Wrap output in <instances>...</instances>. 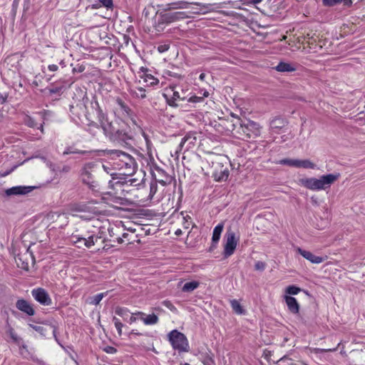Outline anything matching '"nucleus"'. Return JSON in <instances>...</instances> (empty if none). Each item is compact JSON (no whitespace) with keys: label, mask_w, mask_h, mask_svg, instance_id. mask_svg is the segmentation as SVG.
I'll list each match as a JSON object with an SVG mask.
<instances>
[{"label":"nucleus","mask_w":365,"mask_h":365,"mask_svg":"<svg viewBox=\"0 0 365 365\" xmlns=\"http://www.w3.org/2000/svg\"><path fill=\"white\" fill-rule=\"evenodd\" d=\"M99 2L108 9H113V0H99Z\"/></svg>","instance_id":"de8ad7c7"},{"label":"nucleus","mask_w":365,"mask_h":365,"mask_svg":"<svg viewBox=\"0 0 365 365\" xmlns=\"http://www.w3.org/2000/svg\"><path fill=\"white\" fill-rule=\"evenodd\" d=\"M226 242L224 245L223 255L225 258L231 256L237 247V240L235 239V234L231 230H227L225 236Z\"/></svg>","instance_id":"9d476101"},{"label":"nucleus","mask_w":365,"mask_h":365,"mask_svg":"<svg viewBox=\"0 0 365 365\" xmlns=\"http://www.w3.org/2000/svg\"><path fill=\"white\" fill-rule=\"evenodd\" d=\"M297 252L299 253L303 257L310 261L314 264H319L324 261V258L322 257L316 256L313 253L309 251H307L302 250V248H297Z\"/></svg>","instance_id":"aec40b11"},{"label":"nucleus","mask_w":365,"mask_h":365,"mask_svg":"<svg viewBox=\"0 0 365 365\" xmlns=\"http://www.w3.org/2000/svg\"><path fill=\"white\" fill-rule=\"evenodd\" d=\"M76 92L78 93V96L81 99L76 101V104L70 105V113L73 120L80 119L81 117L84 115L88 118V111L86 103L88 102V98L87 97L86 91H84L81 88H78L76 89Z\"/></svg>","instance_id":"39448f33"},{"label":"nucleus","mask_w":365,"mask_h":365,"mask_svg":"<svg viewBox=\"0 0 365 365\" xmlns=\"http://www.w3.org/2000/svg\"><path fill=\"white\" fill-rule=\"evenodd\" d=\"M106 294V293H100V294H98L93 296L92 297V300H91V303L93 304H95V305L98 304Z\"/></svg>","instance_id":"37998d69"},{"label":"nucleus","mask_w":365,"mask_h":365,"mask_svg":"<svg viewBox=\"0 0 365 365\" xmlns=\"http://www.w3.org/2000/svg\"><path fill=\"white\" fill-rule=\"evenodd\" d=\"M341 342H339L337 346L334 348H331V349H319V348H317L315 349V353L317 354H323V353H327V352H334L336 351L338 348L341 345Z\"/></svg>","instance_id":"a19ab883"},{"label":"nucleus","mask_w":365,"mask_h":365,"mask_svg":"<svg viewBox=\"0 0 365 365\" xmlns=\"http://www.w3.org/2000/svg\"><path fill=\"white\" fill-rule=\"evenodd\" d=\"M132 93L135 97L141 99L146 98L145 90L142 87L137 88V91H133Z\"/></svg>","instance_id":"ea45409f"},{"label":"nucleus","mask_w":365,"mask_h":365,"mask_svg":"<svg viewBox=\"0 0 365 365\" xmlns=\"http://www.w3.org/2000/svg\"><path fill=\"white\" fill-rule=\"evenodd\" d=\"M71 170V167L68 165H63L62 168H58V171L60 173H68Z\"/></svg>","instance_id":"4d7b16f0"},{"label":"nucleus","mask_w":365,"mask_h":365,"mask_svg":"<svg viewBox=\"0 0 365 365\" xmlns=\"http://www.w3.org/2000/svg\"><path fill=\"white\" fill-rule=\"evenodd\" d=\"M344 0H322V4L325 6H334L341 4Z\"/></svg>","instance_id":"a18cd8bd"},{"label":"nucleus","mask_w":365,"mask_h":365,"mask_svg":"<svg viewBox=\"0 0 365 365\" xmlns=\"http://www.w3.org/2000/svg\"><path fill=\"white\" fill-rule=\"evenodd\" d=\"M301 291V289L295 285H290L288 286L286 289L285 292L287 294L289 295H296Z\"/></svg>","instance_id":"4c0bfd02"},{"label":"nucleus","mask_w":365,"mask_h":365,"mask_svg":"<svg viewBox=\"0 0 365 365\" xmlns=\"http://www.w3.org/2000/svg\"><path fill=\"white\" fill-rule=\"evenodd\" d=\"M266 267V263L262 261H258L255 264L256 270L263 271Z\"/></svg>","instance_id":"8fccbe9b"},{"label":"nucleus","mask_w":365,"mask_h":365,"mask_svg":"<svg viewBox=\"0 0 365 365\" xmlns=\"http://www.w3.org/2000/svg\"><path fill=\"white\" fill-rule=\"evenodd\" d=\"M85 70V66L83 65H77L76 67L73 68V73H82Z\"/></svg>","instance_id":"6e6d98bb"},{"label":"nucleus","mask_w":365,"mask_h":365,"mask_svg":"<svg viewBox=\"0 0 365 365\" xmlns=\"http://www.w3.org/2000/svg\"><path fill=\"white\" fill-rule=\"evenodd\" d=\"M23 122L26 125L30 128H35L38 125L35 120L29 115H24Z\"/></svg>","instance_id":"e433bc0d"},{"label":"nucleus","mask_w":365,"mask_h":365,"mask_svg":"<svg viewBox=\"0 0 365 365\" xmlns=\"http://www.w3.org/2000/svg\"><path fill=\"white\" fill-rule=\"evenodd\" d=\"M91 108L96 112L100 123L101 124L104 123L107 120L106 116L105 113L103 112L101 108L100 107L96 96L93 97L92 101H91Z\"/></svg>","instance_id":"5701e85b"},{"label":"nucleus","mask_w":365,"mask_h":365,"mask_svg":"<svg viewBox=\"0 0 365 365\" xmlns=\"http://www.w3.org/2000/svg\"><path fill=\"white\" fill-rule=\"evenodd\" d=\"M101 237L96 235H89L88 237H80L78 235H72L71 241L73 244L82 242L83 246L91 248L93 245L98 242Z\"/></svg>","instance_id":"ddd939ff"},{"label":"nucleus","mask_w":365,"mask_h":365,"mask_svg":"<svg viewBox=\"0 0 365 365\" xmlns=\"http://www.w3.org/2000/svg\"><path fill=\"white\" fill-rule=\"evenodd\" d=\"M205 76H205V73H202L200 75L199 78H200L201 81H204V80H205Z\"/></svg>","instance_id":"774afa93"},{"label":"nucleus","mask_w":365,"mask_h":365,"mask_svg":"<svg viewBox=\"0 0 365 365\" xmlns=\"http://www.w3.org/2000/svg\"><path fill=\"white\" fill-rule=\"evenodd\" d=\"M136 321V318L134 317V316H129V319H128V322L130 324H132L133 322H135Z\"/></svg>","instance_id":"69168bd1"},{"label":"nucleus","mask_w":365,"mask_h":365,"mask_svg":"<svg viewBox=\"0 0 365 365\" xmlns=\"http://www.w3.org/2000/svg\"><path fill=\"white\" fill-rule=\"evenodd\" d=\"M135 335H137V336H140V335H143L142 333H139L138 331H136V330H134L133 329L128 334V336L130 339H132V336H135Z\"/></svg>","instance_id":"052dcab7"},{"label":"nucleus","mask_w":365,"mask_h":365,"mask_svg":"<svg viewBox=\"0 0 365 365\" xmlns=\"http://www.w3.org/2000/svg\"><path fill=\"white\" fill-rule=\"evenodd\" d=\"M190 3L185 1H178L175 2H171L165 5H163V8H165V10L173 11L176 9H187Z\"/></svg>","instance_id":"393cba45"},{"label":"nucleus","mask_w":365,"mask_h":365,"mask_svg":"<svg viewBox=\"0 0 365 365\" xmlns=\"http://www.w3.org/2000/svg\"><path fill=\"white\" fill-rule=\"evenodd\" d=\"M276 71L279 72H293L297 70V68L294 65L281 61L278 63V65L275 67Z\"/></svg>","instance_id":"bb28decb"},{"label":"nucleus","mask_w":365,"mask_h":365,"mask_svg":"<svg viewBox=\"0 0 365 365\" xmlns=\"http://www.w3.org/2000/svg\"><path fill=\"white\" fill-rule=\"evenodd\" d=\"M141 78H143L144 82H145L148 85L151 86H155L159 83L158 79L155 78L151 74L144 73V75L141 76Z\"/></svg>","instance_id":"2f4dec72"},{"label":"nucleus","mask_w":365,"mask_h":365,"mask_svg":"<svg viewBox=\"0 0 365 365\" xmlns=\"http://www.w3.org/2000/svg\"><path fill=\"white\" fill-rule=\"evenodd\" d=\"M16 307L30 317L34 316L36 313L33 304L24 299H18L16 302Z\"/></svg>","instance_id":"dca6fc26"},{"label":"nucleus","mask_w":365,"mask_h":365,"mask_svg":"<svg viewBox=\"0 0 365 365\" xmlns=\"http://www.w3.org/2000/svg\"><path fill=\"white\" fill-rule=\"evenodd\" d=\"M35 187L34 186H15L6 189L5 193L6 196L11 195H23L31 192Z\"/></svg>","instance_id":"f3484780"},{"label":"nucleus","mask_w":365,"mask_h":365,"mask_svg":"<svg viewBox=\"0 0 365 365\" xmlns=\"http://www.w3.org/2000/svg\"><path fill=\"white\" fill-rule=\"evenodd\" d=\"M149 9L148 8H145L144 9L143 11V14H144L145 17H148V15H149Z\"/></svg>","instance_id":"338daca9"},{"label":"nucleus","mask_w":365,"mask_h":365,"mask_svg":"<svg viewBox=\"0 0 365 365\" xmlns=\"http://www.w3.org/2000/svg\"><path fill=\"white\" fill-rule=\"evenodd\" d=\"M199 285L200 283L197 281L188 282L183 285L182 291L184 292H191L195 289H197L199 287Z\"/></svg>","instance_id":"c85d7f7f"},{"label":"nucleus","mask_w":365,"mask_h":365,"mask_svg":"<svg viewBox=\"0 0 365 365\" xmlns=\"http://www.w3.org/2000/svg\"><path fill=\"white\" fill-rule=\"evenodd\" d=\"M31 360H32L33 361H34V362H36V363H37V364H40V365H46L43 361H42V360H41V359H38V358H36V357L32 356V357H31Z\"/></svg>","instance_id":"680f3d73"},{"label":"nucleus","mask_w":365,"mask_h":365,"mask_svg":"<svg viewBox=\"0 0 365 365\" xmlns=\"http://www.w3.org/2000/svg\"><path fill=\"white\" fill-rule=\"evenodd\" d=\"M42 324L43 326L34 324H29V326L43 336H46L47 335L52 334L56 341H58V338L56 336L58 327L56 325L55 322L53 320H46Z\"/></svg>","instance_id":"1a4fd4ad"},{"label":"nucleus","mask_w":365,"mask_h":365,"mask_svg":"<svg viewBox=\"0 0 365 365\" xmlns=\"http://www.w3.org/2000/svg\"><path fill=\"white\" fill-rule=\"evenodd\" d=\"M168 340L173 348L179 352L189 351V343L185 335L177 329L172 330L168 334Z\"/></svg>","instance_id":"423d86ee"},{"label":"nucleus","mask_w":365,"mask_h":365,"mask_svg":"<svg viewBox=\"0 0 365 365\" xmlns=\"http://www.w3.org/2000/svg\"><path fill=\"white\" fill-rule=\"evenodd\" d=\"M113 322H114L115 327L118 331L119 336L122 334V327H123V324L120 322L119 319L115 317H113Z\"/></svg>","instance_id":"79ce46f5"},{"label":"nucleus","mask_w":365,"mask_h":365,"mask_svg":"<svg viewBox=\"0 0 365 365\" xmlns=\"http://www.w3.org/2000/svg\"><path fill=\"white\" fill-rule=\"evenodd\" d=\"M224 225L223 223L218 224L213 230L212 237V244L209 248V251L212 252L217 247V244L218 243L221 233L223 230Z\"/></svg>","instance_id":"6ab92c4d"},{"label":"nucleus","mask_w":365,"mask_h":365,"mask_svg":"<svg viewBox=\"0 0 365 365\" xmlns=\"http://www.w3.org/2000/svg\"><path fill=\"white\" fill-rule=\"evenodd\" d=\"M289 311L292 314H298L299 311V304L297 299L291 296L285 295L284 297Z\"/></svg>","instance_id":"4be33fe9"},{"label":"nucleus","mask_w":365,"mask_h":365,"mask_svg":"<svg viewBox=\"0 0 365 365\" xmlns=\"http://www.w3.org/2000/svg\"><path fill=\"white\" fill-rule=\"evenodd\" d=\"M155 15L157 19L155 21L154 27L157 31H163L167 25L188 17L185 11L165 10V8L163 7L161 10L156 11Z\"/></svg>","instance_id":"f03ea898"},{"label":"nucleus","mask_w":365,"mask_h":365,"mask_svg":"<svg viewBox=\"0 0 365 365\" xmlns=\"http://www.w3.org/2000/svg\"><path fill=\"white\" fill-rule=\"evenodd\" d=\"M71 83L65 81L60 85H51V87L47 88V90L48 91L50 95L57 94L60 96L61 93H63V92L66 90L67 87H69L71 86Z\"/></svg>","instance_id":"412c9836"},{"label":"nucleus","mask_w":365,"mask_h":365,"mask_svg":"<svg viewBox=\"0 0 365 365\" xmlns=\"http://www.w3.org/2000/svg\"><path fill=\"white\" fill-rule=\"evenodd\" d=\"M96 170V165L94 163H88L83 167L81 172L83 182L88 185L93 190L98 187L97 182L93 179Z\"/></svg>","instance_id":"6e6552de"},{"label":"nucleus","mask_w":365,"mask_h":365,"mask_svg":"<svg viewBox=\"0 0 365 365\" xmlns=\"http://www.w3.org/2000/svg\"><path fill=\"white\" fill-rule=\"evenodd\" d=\"M103 350L108 354H115L117 352V349L111 346H107Z\"/></svg>","instance_id":"5fc2aeb1"},{"label":"nucleus","mask_w":365,"mask_h":365,"mask_svg":"<svg viewBox=\"0 0 365 365\" xmlns=\"http://www.w3.org/2000/svg\"><path fill=\"white\" fill-rule=\"evenodd\" d=\"M108 152L110 155H115L117 157H120L121 155H123V156L128 155L125 152H123L119 150H108Z\"/></svg>","instance_id":"3c124183"},{"label":"nucleus","mask_w":365,"mask_h":365,"mask_svg":"<svg viewBox=\"0 0 365 365\" xmlns=\"http://www.w3.org/2000/svg\"><path fill=\"white\" fill-rule=\"evenodd\" d=\"M170 48V46L168 44H161L158 46V51L160 53H164L167 51Z\"/></svg>","instance_id":"864d4df0"},{"label":"nucleus","mask_w":365,"mask_h":365,"mask_svg":"<svg viewBox=\"0 0 365 365\" xmlns=\"http://www.w3.org/2000/svg\"><path fill=\"white\" fill-rule=\"evenodd\" d=\"M230 172L227 166L224 167L220 163H216L212 173L215 180L217 182L225 181L228 178Z\"/></svg>","instance_id":"4468645a"},{"label":"nucleus","mask_w":365,"mask_h":365,"mask_svg":"<svg viewBox=\"0 0 365 365\" xmlns=\"http://www.w3.org/2000/svg\"><path fill=\"white\" fill-rule=\"evenodd\" d=\"M261 127L259 123L249 119H242L236 131V138L243 140L255 139L260 135Z\"/></svg>","instance_id":"20e7f679"},{"label":"nucleus","mask_w":365,"mask_h":365,"mask_svg":"<svg viewBox=\"0 0 365 365\" xmlns=\"http://www.w3.org/2000/svg\"><path fill=\"white\" fill-rule=\"evenodd\" d=\"M222 123L226 131L230 132L236 138V131L240 127L241 118L232 113L230 118L223 120Z\"/></svg>","instance_id":"f8f14e48"},{"label":"nucleus","mask_w":365,"mask_h":365,"mask_svg":"<svg viewBox=\"0 0 365 365\" xmlns=\"http://www.w3.org/2000/svg\"><path fill=\"white\" fill-rule=\"evenodd\" d=\"M137 179L135 178H130L128 180L121 181L120 180L113 182V180L109 181V186L112 187L114 190H118L120 189L121 194L123 195H125L123 193L124 192H128L123 187H129V186H136L138 184H136Z\"/></svg>","instance_id":"2eb2a0df"},{"label":"nucleus","mask_w":365,"mask_h":365,"mask_svg":"<svg viewBox=\"0 0 365 365\" xmlns=\"http://www.w3.org/2000/svg\"><path fill=\"white\" fill-rule=\"evenodd\" d=\"M18 266L26 271H28L29 268L28 262H25L24 261L22 262L21 265L18 264Z\"/></svg>","instance_id":"bf43d9fd"},{"label":"nucleus","mask_w":365,"mask_h":365,"mask_svg":"<svg viewBox=\"0 0 365 365\" xmlns=\"http://www.w3.org/2000/svg\"><path fill=\"white\" fill-rule=\"evenodd\" d=\"M231 307L232 309L238 314H245V311L242 309L240 302L237 299H232L230 301Z\"/></svg>","instance_id":"c9c22d12"},{"label":"nucleus","mask_w":365,"mask_h":365,"mask_svg":"<svg viewBox=\"0 0 365 365\" xmlns=\"http://www.w3.org/2000/svg\"><path fill=\"white\" fill-rule=\"evenodd\" d=\"M168 74L170 76H173L175 78H180L181 76L178 74V73H173V72H171V71H168Z\"/></svg>","instance_id":"0e129e2a"},{"label":"nucleus","mask_w":365,"mask_h":365,"mask_svg":"<svg viewBox=\"0 0 365 365\" xmlns=\"http://www.w3.org/2000/svg\"><path fill=\"white\" fill-rule=\"evenodd\" d=\"M177 86H170L169 88L165 90V93H163V97L165 98L167 103L173 108L179 106L178 103V101H185L187 99L185 92L182 90V93L177 90Z\"/></svg>","instance_id":"0eeeda50"},{"label":"nucleus","mask_w":365,"mask_h":365,"mask_svg":"<svg viewBox=\"0 0 365 365\" xmlns=\"http://www.w3.org/2000/svg\"><path fill=\"white\" fill-rule=\"evenodd\" d=\"M31 295L34 299L43 306H50L52 304V299L48 292L41 287L32 289Z\"/></svg>","instance_id":"9b49d317"},{"label":"nucleus","mask_w":365,"mask_h":365,"mask_svg":"<svg viewBox=\"0 0 365 365\" xmlns=\"http://www.w3.org/2000/svg\"><path fill=\"white\" fill-rule=\"evenodd\" d=\"M104 134L112 143L123 148L132 146L134 142V133L125 121L119 119L101 123Z\"/></svg>","instance_id":"f257e3e1"},{"label":"nucleus","mask_w":365,"mask_h":365,"mask_svg":"<svg viewBox=\"0 0 365 365\" xmlns=\"http://www.w3.org/2000/svg\"><path fill=\"white\" fill-rule=\"evenodd\" d=\"M8 98V93H0V104H4L6 102Z\"/></svg>","instance_id":"13d9d810"},{"label":"nucleus","mask_w":365,"mask_h":365,"mask_svg":"<svg viewBox=\"0 0 365 365\" xmlns=\"http://www.w3.org/2000/svg\"><path fill=\"white\" fill-rule=\"evenodd\" d=\"M339 176V173L328 174L322 175L319 179L315 178H302L299 180V182L302 186L312 190H325L337 180Z\"/></svg>","instance_id":"7ed1b4c3"},{"label":"nucleus","mask_w":365,"mask_h":365,"mask_svg":"<svg viewBox=\"0 0 365 365\" xmlns=\"http://www.w3.org/2000/svg\"><path fill=\"white\" fill-rule=\"evenodd\" d=\"M188 140H190V144H194V140H195V138H192L190 135H185L184 138H182L180 143L178 145V149L176 150L177 155L182 151L183 146L185 145V143Z\"/></svg>","instance_id":"f704fd0d"},{"label":"nucleus","mask_w":365,"mask_h":365,"mask_svg":"<svg viewBox=\"0 0 365 365\" xmlns=\"http://www.w3.org/2000/svg\"><path fill=\"white\" fill-rule=\"evenodd\" d=\"M116 102L118 104V106L120 107V108L123 111H125L126 113H128L129 111H130V109L129 108V107L125 103V102L122 99L118 98L116 100Z\"/></svg>","instance_id":"49530a36"},{"label":"nucleus","mask_w":365,"mask_h":365,"mask_svg":"<svg viewBox=\"0 0 365 365\" xmlns=\"http://www.w3.org/2000/svg\"><path fill=\"white\" fill-rule=\"evenodd\" d=\"M48 68L51 71H56L58 70V66L56 64H51L48 66Z\"/></svg>","instance_id":"e2e57ef3"},{"label":"nucleus","mask_w":365,"mask_h":365,"mask_svg":"<svg viewBox=\"0 0 365 365\" xmlns=\"http://www.w3.org/2000/svg\"><path fill=\"white\" fill-rule=\"evenodd\" d=\"M277 164L288 165L289 167H294L296 164V159L284 158L277 162Z\"/></svg>","instance_id":"58836bf2"},{"label":"nucleus","mask_w":365,"mask_h":365,"mask_svg":"<svg viewBox=\"0 0 365 365\" xmlns=\"http://www.w3.org/2000/svg\"><path fill=\"white\" fill-rule=\"evenodd\" d=\"M157 190H158L157 182L155 181L151 182L150 184V193H149V197L150 199L153 198L154 195L156 193Z\"/></svg>","instance_id":"c03bdc74"},{"label":"nucleus","mask_w":365,"mask_h":365,"mask_svg":"<svg viewBox=\"0 0 365 365\" xmlns=\"http://www.w3.org/2000/svg\"><path fill=\"white\" fill-rule=\"evenodd\" d=\"M6 333L9 335L12 341L15 343H19L21 338L15 332L14 328L8 323Z\"/></svg>","instance_id":"473e14b6"},{"label":"nucleus","mask_w":365,"mask_h":365,"mask_svg":"<svg viewBox=\"0 0 365 365\" xmlns=\"http://www.w3.org/2000/svg\"><path fill=\"white\" fill-rule=\"evenodd\" d=\"M201 361L204 365H215L213 354L211 353H205L202 354Z\"/></svg>","instance_id":"72a5a7b5"},{"label":"nucleus","mask_w":365,"mask_h":365,"mask_svg":"<svg viewBox=\"0 0 365 365\" xmlns=\"http://www.w3.org/2000/svg\"><path fill=\"white\" fill-rule=\"evenodd\" d=\"M316 165L308 159L298 160L296 159L295 168H303L306 169H314Z\"/></svg>","instance_id":"cd10ccee"},{"label":"nucleus","mask_w":365,"mask_h":365,"mask_svg":"<svg viewBox=\"0 0 365 365\" xmlns=\"http://www.w3.org/2000/svg\"><path fill=\"white\" fill-rule=\"evenodd\" d=\"M203 100H204L203 97L193 96L190 97L187 99V101L190 102V103H199V102H202Z\"/></svg>","instance_id":"603ef678"},{"label":"nucleus","mask_w":365,"mask_h":365,"mask_svg":"<svg viewBox=\"0 0 365 365\" xmlns=\"http://www.w3.org/2000/svg\"><path fill=\"white\" fill-rule=\"evenodd\" d=\"M115 313L121 317L125 321H126L130 316V312L125 307H117L115 309Z\"/></svg>","instance_id":"7c9ffc66"},{"label":"nucleus","mask_w":365,"mask_h":365,"mask_svg":"<svg viewBox=\"0 0 365 365\" xmlns=\"http://www.w3.org/2000/svg\"><path fill=\"white\" fill-rule=\"evenodd\" d=\"M287 123V121L284 118L275 117L270 121V128L274 132L278 133L279 130L285 127Z\"/></svg>","instance_id":"b1692460"},{"label":"nucleus","mask_w":365,"mask_h":365,"mask_svg":"<svg viewBox=\"0 0 365 365\" xmlns=\"http://www.w3.org/2000/svg\"><path fill=\"white\" fill-rule=\"evenodd\" d=\"M158 177L156 175H153L155 178V181L156 182H159L163 186L167 185H170L173 181V178L171 175L166 173V172L160 168H156L155 169Z\"/></svg>","instance_id":"a211bd4d"},{"label":"nucleus","mask_w":365,"mask_h":365,"mask_svg":"<svg viewBox=\"0 0 365 365\" xmlns=\"http://www.w3.org/2000/svg\"><path fill=\"white\" fill-rule=\"evenodd\" d=\"M88 151L78 150L74 146H68L67 147L63 153V155H69V154H80L85 155L88 153Z\"/></svg>","instance_id":"c756f323"},{"label":"nucleus","mask_w":365,"mask_h":365,"mask_svg":"<svg viewBox=\"0 0 365 365\" xmlns=\"http://www.w3.org/2000/svg\"><path fill=\"white\" fill-rule=\"evenodd\" d=\"M140 317V319L147 325L155 324L158 322V317L155 314H149L146 317H143L145 314L141 312H138L135 314Z\"/></svg>","instance_id":"a878e982"},{"label":"nucleus","mask_w":365,"mask_h":365,"mask_svg":"<svg viewBox=\"0 0 365 365\" xmlns=\"http://www.w3.org/2000/svg\"><path fill=\"white\" fill-rule=\"evenodd\" d=\"M162 304L172 312H176V307L169 300H164Z\"/></svg>","instance_id":"09e8293b"}]
</instances>
